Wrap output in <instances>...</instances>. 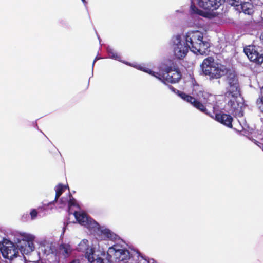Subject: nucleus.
Segmentation results:
<instances>
[{
    "instance_id": "nucleus-25",
    "label": "nucleus",
    "mask_w": 263,
    "mask_h": 263,
    "mask_svg": "<svg viewBox=\"0 0 263 263\" xmlns=\"http://www.w3.org/2000/svg\"><path fill=\"white\" fill-rule=\"evenodd\" d=\"M142 258H143L144 260H145L147 262V263H150V259H147L145 256H144L143 255H140V256Z\"/></svg>"
},
{
    "instance_id": "nucleus-30",
    "label": "nucleus",
    "mask_w": 263,
    "mask_h": 263,
    "mask_svg": "<svg viewBox=\"0 0 263 263\" xmlns=\"http://www.w3.org/2000/svg\"><path fill=\"white\" fill-rule=\"evenodd\" d=\"M151 260L153 261L152 263H154V260L153 259H152Z\"/></svg>"
},
{
    "instance_id": "nucleus-7",
    "label": "nucleus",
    "mask_w": 263,
    "mask_h": 263,
    "mask_svg": "<svg viewBox=\"0 0 263 263\" xmlns=\"http://www.w3.org/2000/svg\"><path fill=\"white\" fill-rule=\"evenodd\" d=\"M117 246H113L109 248L107 253L105 256L107 263H118L123 261V263H127L130 258L129 251L126 249H118Z\"/></svg>"
},
{
    "instance_id": "nucleus-9",
    "label": "nucleus",
    "mask_w": 263,
    "mask_h": 263,
    "mask_svg": "<svg viewBox=\"0 0 263 263\" xmlns=\"http://www.w3.org/2000/svg\"><path fill=\"white\" fill-rule=\"evenodd\" d=\"M169 88L173 92L177 93L184 101L190 103L195 108L200 110V111L202 112L203 113L208 114L209 115V114L207 112L206 108L204 107V106L199 101L195 99V98L185 93L184 92L180 91L178 90H176L172 86H169Z\"/></svg>"
},
{
    "instance_id": "nucleus-26",
    "label": "nucleus",
    "mask_w": 263,
    "mask_h": 263,
    "mask_svg": "<svg viewBox=\"0 0 263 263\" xmlns=\"http://www.w3.org/2000/svg\"><path fill=\"white\" fill-rule=\"evenodd\" d=\"M259 97L263 98V87H262V89H261V94H260V95L259 96Z\"/></svg>"
},
{
    "instance_id": "nucleus-17",
    "label": "nucleus",
    "mask_w": 263,
    "mask_h": 263,
    "mask_svg": "<svg viewBox=\"0 0 263 263\" xmlns=\"http://www.w3.org/2000/svg\"><path fill=\"white\" fill-rule=\"evenodd\" d=\"M101 234L106 239L112 240L116 239V235L110 230L107 229H104L101 231Z\"/></svg>"
},
{
    "instance_id": "nucleus-2",
    "label": "nucleus",
    "mask_w": 263,
    "mask_h": 263,
    "mask_svg": "<svg viewBox=\"0 0 263 263\" xmlns=\"http://www.w3.org/2000/svg\"><path fill=\"white\" fill-rule=\"evenodd\" d=\"M202 33L199 31L188 32L185 35V43L182 42L181 35H177L173 40L174 52L178 59L186 55L190 49L194 53L200 54L205 52L209 47V44L203 41Z\"/></svg>"
},
{
    "instance_id": "nucleus-15",
    "label": "nucleus",
    "mask_w": 263,
    "mask_h": 263,
    "mask_svg": "<svg viewBox=\"0 0 263 263\" xmlns=\"http://www.w3.org/2000/svg\"><path fill=\"white\" fill-rule=\"evenodd\" d=\"M73 215H74L76 220L80 224L85 226L88 223V218L86 214L85 213L75 211L73 213Z\"/></svg>"
},
{
    "instance_id": "nucleus-12",
    "label": "nucleus",
    "mask_w": 263,
    "mask_h": 263,
    "mask_svg": "<svg viewBox=\"0 0 263 263\" xmlns=\"http://www.w3.org/2000/svg\"><path fill=\"white\" fill-rule=\"evenodd\" d=\"M224 2L225 0H199L198 4L205 10L213 11L218 9Z\"/></svg>"
},
{
    "instance_id": "nucleus-6",
    "label": "nucleus",
    "mask_w": 263,
    "mask_h": 263,
    "mask_svg": "<svg viewBox=\"0 0 263 263\" xmlns=\"http://www.w3.org/2000/svg\"><path fill=\"white\" fill-rule=\"evenodd\" d=\"M140 69L161 80L164 84L176 83L181 78V73L178 69H173L168 67L165 70L154 72L146 67H141Z\"/></svg>"
},
{
    "instance_id": "nucleus-19",
    "label": "nucleus",
    "mask_w": 263,
    "mask_h": 263,
    "mask_svg": "<svg viewBox=\"0 0 263 263\" xmlns=\"http://www.w3.org/2000/svg\"><path fill=\"white\" fill-rule=\"evenodd\" d=\"M243 2L240 0H231V6L234 7V9L238 11L240 7Z\"/></svg>"
},
{
    "instance_id": "nucleus-1",
    "label": "nucleus",
    "mask_w": 263,
    "mask_h": 263,
    "mask_svg": "<svg viewBox=\"0 0 263 263\" xmlns=\"http://www.w3.org/2000/svg\"><path fill=\"white\" fill-rule=\"evenodd\" d=\"M34 236L30 234L20 233L14 239L16 246L10 240L3 238L0 242V251L3 257L12 261L20 256L18 248L23 255L29 254L34 249Z\"/></svg>"
},
{
    "instance_id": "nucleus-16",
    "label": "nucleus",
    "mask_w": 263,
    "mask_h": 263,
    "mask_svg": "<svg viewBox=\"0 0 263 263\" xmlns=\"http://www.w3.org/2000/svg\"><path fill=\"white\" fill-rule=\"evenodd\" d=\"M68 186L66 185H64L62 184H58L55 187V198L54 200L53 201V202H57L58 198L60 197V196L65 192L66 188Z\"/></svg>"
},
{
    "instance_id": "nucleus-5",
    "label": "nucleus",
    "mask_w": 263,
    "mask_h": 263,
    "mask_svg": "<svg viewBox=\"0 0 263 263\" xmlns=\"http://www.w3.org/2000/svg\"><path fill=\"white\" fill-rule=\"evenodd\" d=\"M243 98L241 97L236 76L231 77V115L234 117L242 115Z\"/></svg>"
},
{
    "instance_id": "nucleus-14",
    "label": "nucleus",
    "mask_w": 263,
    "mask_h": 263,
    "mask_svg": "<svg viewBox=\"0 0 263 263\" xmlns=\"http://www.w3.org/2000/svg\"><path fill=\"white\" fill-rule=\"evenodd\" d=\"M238 12L239 13L242 12L245 14L251 15L254 12V6L251 3L244 2L240 7Z\"/></svg>"
},
{
    "instance_id": "nucleus-11",
    "label": "nucleus",
    "mask_w": 263,
    "mask_h": 263,
    "mask_svg": "<svg viewBox=\"0 0 263 263\" xmlns=\"http://www.w3.org/2000/svg\"><path fill=\"white\" fill-rule=\"evenodd\" d=\"M243 51L250 61L257 64L263 62V54L258 52L255 46H248L244 48Z\"/></svg>"
},
{
    "instance_id": "nucleus-3",
    "label": "nucleus",
    "mask_w": 263,
    "mask_h": 263,
    "mask_svg": "<svg viewBox=\"0 0 263 263\" xmlns=\"http://www.w3.org/2000/svg\"><path fill=\"white\" fill-rule=\"evenodd\" d=\"M193 95L197 97L198 99H196V100L201 103L205 108H206V106H208V105L205 106L201 102H203L204 104H206L208 103L207 102L209 98L211 97V95L210 93L203 90L201 87L199 85H197L194 87L193 89ZM195 99H196V98ZM212 108V114L208 111L207 108H206V111L209 114V115L208 114H206L213 118L215 115V119L216 121L229 127H230V115L221 112L215 114V107L213 106Z\"/></svg>"
},
{
    "instance_id": "nucleus-31",
    "label": "nucleus",
    "mask_w": 263,
    "mask_h": 263,
    "mask_svg": "<svg viewBox=\"0 0 263 263\" xmlns=\"http://www.w3.org/2000/svg\"><path fill=\"white\" fill-rule=\"evenodd\" d=\"M33 262H34V263H39V261H36H36H33Z\"/></svg>"
},
{
    "instance_id": "nucleus-27",
    "label": "nucleus",
    "mask_w": 263,
    "mask_h": 263,
    "mask_svg": "<svg viewBox=\"0 0 263 263\" xmlns=\"http://www.w3.org/2000/svg\"><path fill=\"white\" fill-rule=\"evenodd\" d=\"M260 40L263 42V32L261 33L260 36Z\"/></svg>"
},
{
    "instance_id": "nucleus-23",
    "label": "nucleus",
    "mask_w": 263,
    "mask_h": 263,
    "mask_svg": "<svg viewBox=\"0 0 263 263\" xmlns=\"http://www.w3.org/2000/svg\"><path fill=\"white\" fill-rule=\"evenodd\" d=\"M235 121H238V120L237 119L234 120L232 118V117H231V128H234V129H236L235 127H233V124H234V122Z\"/></svg>"
},
{
    "instance_id": "nucleus-13",
    "label": "nucleus",
    "mask_w": 263,
    "mask_h": 263,
    "mask_svg": "<svg viewBox=\"0 0 263 263\" xmlns=\"http://www.w3.org/2000/svg\"><path fill=\"white\" fill-rule=\"evenodd\" d=\"M72 249L69 244L62 243L58 248V254L59 256L64 258H68L71 254Z\"/></svg>"
},
{
    "instance_id": "nucleus-21",
    "label": "nucleus",
    "mask_w": 263,
    "mask_h": 263,
    "mask_svg": "<svg viewBox=\"0 0 263 263\" xmlns=\"http://www.w3.org/2000/svg\"><path fill=\"white\" fill-rule=\"evenodd\" d=\"M68 206L70 208L71 206H76L77 205L76 200L71 195L69 200L68 201Z\"/></svg>"
},
{
    "instance_id": "nucleus-20",
    "label": "nucleus",
    "mask_w": 263,
    "mask_h": 263,
    "mask_svg": "<svg viewBox=\"0 0 263 263\" xmlns=\"http://www.w3.org/2000/svg\"><path fill=\"white\" fill-rule=\"evenodd\" d=\"M256 105L259 111L263 114V98L259 97L256 100Z\"/></svg>"
},
{
    "instance_id": "nucleus-29",
    "label": "nucleus",
    "mask_w": 263,
    "mask_h": 263,
    "mask_svg": "<svg viewBox=\"0 0 263 263\" xmlns=\"http://www.w3.org/2000/svg\"><path fill=\"white\" fill-rule=\"evenodd\" d=\"M83 3H85L86 2V1L85 0H81Z\"/></svg>"
},
{
    "instance_id": "nucleus-22",
    "label": "nucleus",
    "mask_w": 263,
    "mask_h": 263,
    "mask_svg": "<svg viewBox=\"0 0 263 263\" xmlns=\"http://www.w3.org/2000/svg\"><path fill=\"white\" fill-rule=\"evenodd\" d=\"M30 215L31 216V218L32 219H35L37 215V212L36 210L32 209L30 213Z\"/></svg>"
},
{
    "instance_id": "nucleus-18",
    "label": "nucleus",
    "mask_w": 263,
    "mask_h": 263,
    "mask_svg": "<svg viewBox=\"0 0 263 263\" xmlns=\"http://www.w3.org/2000/svg\"><path fill=\"white\" fill-rule=\"evenodd\" d=\"M191 13L192 14H197L200 15H202L203 11L201 10H199L195 5L193 1L191 2Z\"/></svg>"
},
{
    "instance_id": "nucleus-8",
    "label": "nucleus",
    "mask_w": 263,
    "mask_h": 263,
    "mask_svg": "<svg viewBox=\"0 0 263 263\" xmlns=\"http://www.w3.org/2000/svg\"><path fill=\"white\" fill-rule=\"evenodd\" d=\"M77 249L79 251L86 250L85 256L90 263H93L95 261L96 263H104V258L102 256H105V252L100 251H95L94 248H88V241L86 239L82 240L78 245Z\"/></svg>"
},
{
    "instance_id": "nucleus-28",
    "label": "nucleus",
    "mask_w": 263,
    "mask_h": 263,
    "mask_svg": "<svg viewBox=\"0 0 263 263\" xmlns=\"http://www.w3.org/2000/svg\"><path fill=\"white\" fill-rule=\"evenodd\" d=\"M70 263H76V260H73L72 261H71Z\"/></svg>"
},
{
    "instance_id": "nucleus-10",
    "label": "nucleus",
    "mask_w": 263,
    "mask_h": 263,
    "mask_svg": "<svg viewBox=\"0 0 263 263\" xmlns=\"http://www.w3.org/2000/svg\"><path fill=\"white\" fill-rule=\"evenodd\" d=\"M169 88L173 92L177 93L184 101L190 103L195 108L200 110V111L202 112L203 113L208 114L209 115V114L207 112L206 108L204 107V106L199 101L195 99V98L185 93L184 92L180 91L178 90H176L172 86H169Z\"/></svg>"
},
{
    "instance_id": "nucleus-4",
    "label": "nucleus",
    "mask_w": 263,
    "mask_h": 263,
    "mask_svg": "<svg viewBox=\"0 0 263 263\" xmlns=\"http://www.w3.org/2000/svg\"><path fill=\"white\" fill-rule=\"evenodd\" d=\"M200 66L203 73L211 79L220 78L227 74L229 71L226 66L216 63L212 57L204 59Z\"/></svg>"
},
{
    "instance_id": "nucleus-24",
    "label": "nucleus",
    "mask_w": 263,
    "mask_h": 263,
    "mask_svg": "<svg viewBox=\"0 0 263 263\" xmlns=\"http://www.w3.org/2000/svg\"><path fill=\"white\" fill-rule=\"evenodd\" d=\"M110 57L112 58H114L115 59H118L120 58V56L118 55L117 53H112L111 55H110Z\"/></svg>"
}]
</instances>
